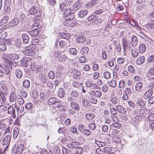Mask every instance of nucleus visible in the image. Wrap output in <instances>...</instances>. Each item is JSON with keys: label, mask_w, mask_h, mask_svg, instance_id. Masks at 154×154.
<instances>
[{"label": "nucleus", "mask_w": 154, "mask_h": 154, "mask_svg": "<svg viewBox=\"0 0 154 154\" xmlns=\"http://www.w3.org/2000/svg\"><path fill=\"white\" fill-rule=\"evenodd\" d=\"M84 34L82 33L81 35H79L76 39L77 43H81L84 45L90 44L91 43V41L89 39H86L84 37Z\"/></svg>", "instance_id": "1"}, {"label": "nucleus", "mask_w": 154, "mask_h": 154, "mask_svg": "<svg viewBox=\"0 0 154 154\" xmlns=\"http://www.w3.org/2000/svg\"><path fill=\"white\" fill-rule=\"evenodd\" d=\"M70 10L66 9L64 11V18L66 20L65 22H67L72 21L74 17V14L73 12H71Z\"/></svg>", "instance_id": "2"}, {"label": "nucleus", "mask_w": 154, "mask_h": 154, "mask_svg": "<svg viewBox=\"0 0 154 154\" xmlns=\"http://www.w3.org/2000/svg\"><path fill=\"white\" fill-rule=\"evenodd\" d=\"M10 135L7 134L2 141V144L3 146V152H5L8 149L9 144L10 142Z\"/></svg>", "instance_id": "3"}, {"label": "nucleus", "mask_w": 154, "mask_h": 154, "mask_svg": "<svg viewBox=\"0 0 154 154\" xmlns=\"http://www.w3.org/2000/svg\"><path fill=\"white\" fill-rule=\"evenodd\" d=\"M32 58L28 57H23L20 61L21 64L25 67H27L29 63L32 60Z\"/></svg>", "instance_id": "4"}, {"label": "nucleus", "mask_w": 154, "mask_h": 154, "mask_svg": "<svg viewBox=\"0 0 154 154\" xmlns=\"http://www.w3.org/2000/svg\"><path fill=\"white\" fill-rule=\"evenodd\" d=\"M30 69H32V70L35 71L37 73H41L43 70V68L42 66H34L32 65V63H33L32 62L31 63Z\"/></svg>", "instance_id": "5"}, {"label": "nucleus", "mask_w": 154, "mask_h": 154, "mask_svg": "<svg viewBox=\"0 0 154 154\" xmlns=\"http://www.w3.org/2000/svg\"><path fill=\"white\" fill-rule=\"evenodd\" d=\"M20 20L18 18H14L7 23L8 27L17 26L19 23Z\"/></svg>", "instance_id": "6"}, {"label": "nucleus", "mask_w": 154, "mask_h": 154, "mask_svg": "<svg viewBox=\"0 0 154 154\" xmlns=\"http://www.w3.org/2000/svg\"><path fill=\"white\" fill-rule=\"evenodd\" d=\"M147 28L154 29V20H149L148 23L144 26L143 29L146 31H148Z\"/></svg>", "instance_id": "7"}, {"label": "nucleus", "mask_w": 154, "mask_h": 154, "mask_svg": "<svg viewBox=\"0 0 154 154\" xmlns=\"http://www.w3.org/2000/svg\"><path fill=\"white\" fill-rule=\"evenodd\" d=\"M22 145H20L19 146L15 145L14 146L12 150L13 152H15L14 154H21L23 152V149L21 148Z\"/></svg>", "instance_id": "8"}, {"label": "nucleus", "mask_w": 154, "mask_h": 154, "mask_svg": "<svg viewBox=\"0 0 154 154\" xmlns=\"http://www.w3.org/2000/svg\"><path fill=\"white\" fill-rule=\"evenodd\" d=\"M8 113L9 114H11L12 117L14 119L16 117L15 109L14 108L13 106L11 105L9 106L8 109Z\"/></svg>", "instance_id": "9"}, {"label": "nucleus", "mask_w": 154, "mask_h": 154, "mask_svg": "<svg viewBox=\"0 0 154 154\" xmlns=\"http://www.w3.org/2000/svg\"><path fill=\"white\" fill-rule=\"evenodd\" d=\"M70 42L68 40H63L60 41L59 42L60 46L62 48H65L69 45Z\"/></svg>", "instance_id": "10"}, {"label": "nucleus", "mask_w": 154, "mask_h": 154, "mask_svg": "<svg viewBox=\"0 0 154 154\" xmlns=\"http://www.w3.org/2000/svg\"><path fill=\"white\" fill-rule=\"evenodd\" d=\"M146 103V102L140 99L137 100L136 101L137 106L140 108L144 107Z\"/></svg>", "instance_id": "11"}, {"label": "nucleus", "mask_w": 154, "mask_h": 154, "mask_svg": "<svg viewBox=\"0 0 154 154\" xmlns=\"http://www.w3.org/2000/svg\"><path fill=\"white\" fill-rule=\"evenodd\" d=\"M11 0H6L5 2L4 8L5 9V12H8L10 10V7L11 4Z\"/></svg>", "instance_id": "12"}, {"label": "nucleus", "mask_w": 154, "mask_h": 154, "mask_svg": "<svg viewBox=\"0 0 154 154\" xmlns=\"http://www.w3.org/2000/svg\"><path fill=\"white\" fill-rule=\"evenodd\" d=\"M9 101L10 102L14 103L16 102V97L15 92L12 91L9 97Z\"/></svg>", "instance_id": "13"}, {"label": "nucleus", "mask_w": 154, "mask_h": 154, "mask_svg": "<svg viewBox=\"0 0 154 154\" xmlns=\"http://www.w3.org/2000/svg\"><path fill=\"white\" fill-rule=\"evenodd\" d=\"M116 110L120 113L125 114L126 113V109L121 105H117L116 107Z\"/></svg>", "instance_id": "14"}, {"label": "nucleus", "mask_w": 154, "mask_h": 154, "mask_svg": "<svg viewBox=\"0 0 154 154\" xmlns=\"http://www.w3.org/2000/svg\"><path fill=\"white\" fill-rule=\"evenodd\" d=\"M153 91L152 90L149 89L146 91L143 95V97L146 99L150 97L152 95Z\"/></svg>", "instance_id": "15"}, {"label": "nucleus", "mask_w": 154, "mask_h": 154, "mask_svg": "<svg viewBox=\"0 0 154 154\" xmlns=\"http://www.w3.org/2000/svg\"><path fill=\"white\" fill-rule=\"evenodd\" d=\"M58 35L63 38L65 39V40H69L70 38V35L69 34L65 33H59L58 34Z\"/></svg>", "instance_id": "16"}, {"label": "nucleus", "mask_w": 154, "mask_h": 154, "mask_svg": "<svg viewBox=\"0 0 154 154\" xmlns=\"http://www.w3.org/2000/svg\"><path fill=\"white\" fill-rule=\"evenodd\" d=\"M38 8L35 7L34 6H32L31 8L29 10V12L31 14L33 15L35 14V16H38V14H37L38 12L37 11Z\"/></svg>", "instance_id": "17"}, {"label": "nucleus", "mask_w": 154, "mask_h": 154, "mask_svg": "<svg viewBox=\"0 0 154 154\" xmlns=\"http://www.w3.org/2000/svg\"><path fill=\"white\" fill-rule=\"evenodd\" d=\"M23 42L24 44H27L29 41V37L28 35L26 33H23L22 35Z\"/></svg>", "instance_id": "18"}, {"label": "nucleus", "mask_w": 154, "mask_h": 154, "mask_svg": "<svg viewBox=\"0 0 154 154\" xmlns=\"http://www.w3.org/2000/svg\"><path fill=\"white\" fill-rule=\"evenodd\" d=\"M137 37L134 35H132L131 38V44L132 46L134 47H136L137 43Z\"/></svg>", "instance_id": "19"}, {"label": "nucleus", "mask_w": 154, "mask_h": 154, "mask_svg": "<svg viewBox=\"0 0 154 154\" xmlns=\"http://www.w3.org/2000/svg\"><path fill=\"white\" fill-rule=\"evenodd\" d=\"M122 45L123 46V48L124 50V51L125 52L128 48V42L125 39L123 38L122 39Z\"/></svg>", "instance_id": "20"}, {"label": "nucleus", "mask_w": 154, "mask_h": 154, "mask_svg": "<svg viewBox=\"0 0 154 154\" xmlns=\"http://www.w3.org/2000/svg\"><path fill=\"white\" fill-rule=\"evenodd\" d=\"M8 17L5 16L3 17L0 21V26H2L5 25L8 22Z\"/></svg>", "instance_id": "21"}, {"label": "nucleus", "mask_w": 154, "mask_h": 154, "mask_svg": "<svg viewBox=\"0 0 154 154\" xmlns=\"http://www.w3.org/2000/svg\"><path fill=\"white\" fill-rule=\"evenodd\" d=\"M145 60V58L144 56H142L138 58L136 61L137 64L140 65L143 63Z\"/></svg>", "instance_id": "22"}, {"label": "nucleus", "mask_w": 154, "mask_h": 154, "mask_svg": "<svg viewBox=\"0 0 154 154\" xmlns=\"http://www.w3.org/2000/svg\"><path fill=\"white\" fill-rule=\"evenodd\" d=\"M41 31L40 29H39L35 28L33 30L30 31L29 33L32 36H35L38 34Z\"/></svg>", "instance_id": "23"}, {"label": "nucleus", "mask_w": 154, "mask_h": 154, "mask_svg": "<svg viewBox=\"0 0 154 154\" xmlns=\"http://www.w3.org/2000/svg\"><path fill=\"white\" fill-rule=\"evenodd\" d=\"M88 13L87 10H82L80 11L79 13V16L80 18H83Z\"/></svg>", "instance_id": "24"}, {"label": "nucleus", "mask_w": 154, "mask_h": 154, "mask_svg": "<svg viewBox=\"0 0 154 154\" xmlns=\"http://www.w3.org/2000/svg\"><path fill=\"white\" fill-rule=\"evenodd\" d=\"M8 57L13 60H17L19 58V56L17 54H10L8 55Z\"/></svg>", "instance_id": "25"}, {"label": "nucleus", "mask_w": 154, "mask_h": 154, "mask_svg": "<svg viewBox=\"0 0 154 154\" xmlns=\"http://www.w3.org/2000/svg\"><path fill=\"white\" fill-rule=\"evenodd\" d=\"M71 143H69L67 144V147L69 149H72L76 148L77 146L78 143L77 142H73L72 140Z\"/></svg>", "instance_id": "26"}, {"label": "nucleus", "mask_w": 154, "mask_h": 154, "mask_svg": "<svg viewBox=\"0 0 154 154\" xmlns=\"http://www.w3.org/2000/svg\"><path fill=\"white\" fill-rule=\"evenodd\" d=\"M65 93L64 89L62 88H60L58 91V95L59 97L60 98H62L63 97L65 94Z\"/></svg>", "instance_id": "27"}, {"label": "nucleus", "mask_w": 154, "mask_h": 154, "mask_svg": "<svg viewBox=\"0 0 154 154\" xmlns=\"http://www.w3.org/2000/svg\"><path fill=\"white\" fill-rule=\"evenodd\" d=\"M143 86V84L141 82H138L135 85V90L137 91H140L142 89Z\"/></svg>", "instance_id": "28"}, {"label": "nucleus", "mask_w": 154, "mask_h": 154, "mask_svg": "<svg viewBox=\"0 0 154 154\" xmlns=\"http://www.w3.org/2000/svg\"><path fill=\"white\" fill-rule=\"evenodd\" d=\"M71 107L77 111H79L80 109L78 106V104L74 102H72L70 103Z\"/></svg>", "instance_id": "29"}, {"label": "nucleus", "mask_w": 154, "mask_h": 154, "mask_svg": "<svg viewBox=\"0 0 154 154\" xmlns=\"http://www.w3.org/2000/svg\"><path fill=\"white\" fill-rule=\"evenodd\" d=\"M89 51L88 48L86 47H83L80 50V53L82 55H86Z\"/></svg>", "instance_id": "30"}, {"label": "nucleus", "mask_w": 154, "mask_h": 154, "mask_svg": "<svg viewBox=\"0 0 154 154\" xmlns=\"http://www.w3.org/2000/svg\"><path fill=\"white\" fill-rule=\"evenodd\" d=\"M146 50V47L145 44H141L139 47V51L141 53H143L145 52Z\"/></svg>", "instance_id": "31"}, {"label": "nucleus", "mask_w": 154, "mask_h": 154, "mask_svg": "<svg viewBox=\"0 0 154 154\" xmlns=\"http://www.w3.org/2000/svg\"><path fill=\"white\" fill-rule=\"evenodd\" d=\"M77 24V23L76 21L74 20L72 21L71 22L70 21L69 22H64L63 23L64 25L67 26H74L76 25Z\"/></svg>", "instance_id": "32"}, {"label": "nucleus", "mask_w": 154, "mask_h": 154, "mask_svg": "<svg viewBox=\"0 0 154 154\" xmlns=\"http://www.w3.org/2000/svg\"><path fill=\"white\" fill-rule=\"evenodd\" d=\"M94 115L93 113H87L85 115V118L89 121L94 119Z\"/></svg>", "instance_id": "33"}, {"label": "nucleus", "mask_w": 154, "mask_h": 154, "mask_svg": "<svg viewBox=\"0 0 154 154\" xmlns=\"http://www.w3.org/2000/svg\"><path fill=\"white\" fill-rule=\"evenodd\" d=\"M72 85L74 88L78 89L79 90L81 89L82 88L81 84H79L78 82L75 81L73 82Z\"/></svg>", "instance_id": "34"}, {"label": "nucleus", "mask_w": 154, "mask_h": 154, "mask_svg": "<svg viewBox=\"0 0 154 154\" xmlns=\"http://www.w3.org/2000/svg\"><path fill=\"white\" fill-rule=\"evenodd\" d=\"M87 87L91 89H99L100 88L97 86L96 84L94 83H88L87 85Z\"/></svg>", "instance_id": "35"}, {"label": "nucleus", "mask_w": 154, "mask_h": 154, "mask_svg": "<svg viewBox=\"0 0 154 154\" xmlns=\"http://www.w3.org/2000/svg\"><path fill=\"white\" fill-rule=\"evenodd\" d=\"M62 105V102L58 100L57 99L54 103L53 104V106L55 108H58L60 107Z\"/></svg>", "instance_id": "36"}, {"label": "nucleus", "mask_w": 154, "mask_h": 154, "mask_svg": "<svg viewBox=\"0 0 154 154\" xmlns=\"http://www.w3.org/2000/svg\"><path fill=\"white\" fill-rule=\"evenodd\" d=\"M79 5H77L76 4H73L72 6L70 8V11H73V12L76 11L80 7Z\"/></svg>", "instance_id": "37"}, {"label": "nucleus", "mask_w": 154, "mask_h": 154, "mask_svg": "<svg viewBox=\"0 0 154 154\" xmlns=\"http://www.w3.org/2000/svg\"><path fill=\"white\" fill-rule=\"evenodd\" d=\"M131 54L133 57H136L139 54V52L136 49H133L131 52Z\"/></svg>", "instance_id": "38"}, {"label": "nucleus", "mask_w": 154, "mask_h": 154, "mask_svg": "<svg viewBox=\"0 0 154 154\" xmlns=\"http://www.w3.org/2000/svg\"><path fill=\"white\" fill-rule=\"evenodd\" d=\"M15 74L18 78L20 79L22 76L23 73L20 69H17L15 70Z\"/></svg>", "instance_id": "39"}, {"label": "nucleus", "mask_w": 154, "mask_h": 154, "mask_svg": "<svg viewBox=\"0 0 154 154\" xmlns=\"http://www.w3.org/2000/svg\"><path fill=\"white\" fill-rule=\"evenodd\" d=\"M30 82L27 79L25 80L23 82V87L28 88L29 87Z\"/></svg>", "instance_id": "40"}, {"label": "nucleus", "mask_w": 154, "mask_h": 154, "mask_svg": "<svg viewBox=\"0 0 154 154\" xmlns=\"http://www.w3.org/2000/svg\"><path fill=\"white\" fill-rule=\"evenodd\" d=\"M88 128L91 130H94L96 128V125L95 123L91 122L89 123L88 125Z\"/></svg>", "instance_id": "41"}, {"label": "nucleus", "mask_w": 154, "mask_h": 154, "mask_svg": "<svg viewBox=\"0 0 154 154\" xmlns=\"http://www.w3.org/2000/svg\"><path fill=\"white\" fill-rule=\"evenodd\" d=\"M19 132V130L17 128H15L13 131V138L16 139L17 137Z\"/></svg>", "instance_id": "42"}, {"label": "nucleus", "mask_w": 154, "mask_h": 154, "mask_svg": "<svg viewBox=\"0 0 154 154\" xmlns=\"http://www.w3.org/2000/svg\"><path fill=\"white\" fill-rule=\"evenodd\" d=\"M57 99L56 97H51L48 100V103L49 105L53 104Z\"/></svg>", "instance_id": "43"}, {"label": "nucleus", "mask_w": 154, "mask_h": 154, "mask_svg": "<svg viewBox=\"0 0 154 154\" xmlns=\"http://www.w3.org/2000/svg\"><path fill=\"white\" fill-rule=\"evenodd\" d=\"M7 36V32L5 31H2L0 32V39L4 40Z\"/></svg>", "instance_id": "44"}, {"label": "nucleus", "mask_w": 154, "mask_h": 154, "mask_svg": "<svg viewBox=\"0 0 154 154\" xmlns=\"http://www.w3.org/2000/svg\"><path fill=\"white\" fill-rule=\"evenodd\" d=\"M95 143L100 147L104 146L106 144L105 143L102 142L99 140H95Z\"/></svg>", "instance_id": "45"}, {"label": "nucleus", "mask_w": 154, "mask_h": 154, "mask_svg": "<svg viewBox=\"0 0 154 154\" xmlns=\"http://www.w3.org/2000/svg\"><path fill=\"white\" fill-rule=\"evenodd\" d=\"M149 72L150 75L149 76V79H154V77H152L151 76L152 75H154V65L153 68L150 69Z\"/></svg>", "instance_id": "46"}, {"label": "nucleus", "mask_w": 154, "mask_h": 154, "mask_svg": "<svg viewBox=\"0 0 154 154\" xmlns=\"http://www.w3.org/2000/svg\"><path fill=\"white\" fill-rule=\"evenodd\" d=\"M108 85L111 87L115 88L116 85V83L115 80H112L109 81L108 82Z\"/></svg>", "instance_id": "47"}, {"label": "nucleus", "mask_w": 154, "mask_h": 154, "mask_svg": "<svg viewBox=\"0 0 154 154\" xmlns=\"http://www.w3.org/2000/svg\"><path fill=\"white\" fill-rule=\"evenodd\" d=\"M70 94V96L72 97L77 98L78 97L79 93L77 91H74L71 92Z\"/></svg>", "instance_id": "48"}, {"label": "nucleus", "mask_w": 154, "mask_h": 154, "mask_svg": "<svg viewBox=\"0 0 154 154\" xmlns=\"http://www.w3.org/2000/svg\"><path fill=\"white\" fill-rule=\"evenodd\" d=\"M25 54H26L28 56H34L35 55V53L34 52L32 51H32H26L25 52Z\"/></svg>", "instance_id": "49"}, {"label": "nucleus", "mask_w": 154, "mask_h": 154, "mask_svg": "<svg viewBox=\"0 0 154 154\" xmlns=\"http://www.w3.org/2000/svg\"><path fill=\"white\" fill-rule=\"evenodd\" d=\"M6 50L5 45L4 43H0V52L5 51Z\"/></svg>", "instance_id": "50"}, {"label": "nucleus", "mask_w": 154, "mask_h": 154, "mask_svg": "<svg viewBox=\"0 0 154 154\" xmlns=\"http://www.w3.org/2000/svg\"><path fill=\"white\" fill-rule=\"evenodd\" d=\"M39 40L36 38H33L31 40V43L32 45H35L38 44L39 42Z\"/></svg>", "instance_id": "51"}, {"label": "nucleus", "mask_w": 154, "mask_h": 154, "mask_svg": "<svg viewBox=\"0 0 154 154\" xmlns=\"http://www.w3.org/2000/svg\"><path fill=\"white\" fill-rule=\"evenodd\" d=\"M125 82L124 80H121L119 83V85L120 88H123L125 87Z\"/></svg>", "instance_id": "52"}, {"label": "nucleus", "mask_w": 154, "mask_h": 154, "mask_svg": "<svg viewBox=\"0 0 154 154\" xmlns=\"http://www.w3.org/2000/svg\"><path fill=\"white\" fill-rule=\"evenodd\" d=\"M69 51V53L73 55H75L77 53L76 50L75 48H70Z\"/></svg>", "instance_id": "53"}, {"label": "nucleus", "mask_w": 154, "mask_h": 154, "mask_svg": "<svg viewBox=\"0 0 154 154\" xmlns=\"http://www.w3.org/2000/svg\"><path fill=\"white\" fill-rule=\"evenodd\" d=\"M104 77L106 79H108L110 77L111 74L108 71H105L103 73Z\"/></svg>", "instance_id": "54"}, {"label": "nucleus", "mask_w": 154, "mask_h": 154, "mask_svg": "<svg viewBox=\"0 0 154 154\" xmlns=\"http://www.w3.org/2000/svg\"><path fill=\"white\" fill-rule=\"evenodd\" d=\"M5 95H6V93H4L2 91H0V98L3 100H4V101L6 100Z\"/></svg>", "instance_id": "55"}, {"label": "nucleus", "mask_w": 154, "mask_h": 154, "mask_svg": "<svg viewBox=\"0 0 154 154\" xmlns=\"http://www.w3.org/2000/svg\"><path fill=\"white\" fill-rule=\"evenodd\" d=\"M111 101L112 103L114 104H117L119 102V99L116 97H114L111 98Z\"/></svg>", "instance_id": "56"}, {"label": "nucleus", "mask_w": 154, "mask_h": 154, "mask_svg": "<svg viewBox=\"0 0 154 154\" xmlns=\"http://www.w3.org/2000/svg\"><path fill=\"white\" fill-rule=\"evenodd\" d=\"M110 112L111 114L113 115H116L117 113L116 109L113 107L110 108Z\"/></svg>", "instance_id": "57"}, {"label": "nucleus", "mask_w": 154, "mask_h": 154, "mask_svg": "<svg viewBox=\"0 0 154 154\" xmlns=\"http://www.w3.org/2000/svg\"><path fill=\"white\" fill-rule=\"evenodd\" d=\"M40 101H44L47 99V96L44 93H41L40 94Z\"/></svg>", "instance_id": "58"}, {"label": "nucleus", "mask_w": 154, "mask_h": 154, "mask_svg": "<svg viewBox=\"0 0 154 154\" xmlns=\"http://www.w3.org/2000/svg\"><path fill=\"white\" fill-rule=\"evenodd\" d=\"M54 154H60V149L59 147H55L54 150Z\"/></svg>", "instance_id": "59"}, {"label": "nucleus", "mask_w": 154, "mask_h": 154, "mask_svg": "<svg viewBox=\"0 0 154 154\" xmlns=\"http://www.w3.org/2000/svg\"><path fill=\"white\" fill-rule=\"evenodd\" d=\"M96 16L91 15L89 16L87 18V20L88 21L93 20L94 22L95 19H96Z\"/></svg>", "instance_id": "60"}, {"label": "nucleus", "mask_w": 154, "mask_h": 154, "mask_svg": "<svg viewBox=\"0 0 154 154\" xmlns=\"http://www.w3.org/2000/svg\"><path fill=\"white\" fill-rule=\"evenodd\" d=\"M35 48V46L32 45H29L25 47V49L26 50V51H27L33 50Z\"/></svg>", "instance_id": "61"}, {"label": "nucleus", "mask_w": 154, "mask_h": 154, "mask_svg": "<svg viewBox=\"0 0 154 154\" xmlns=\"http://www.w3.org/2000/svg\"><path fill=\"white\" fill-rule=\"evenodd\" d=\"M66 57L64 55H60L59 57V60L60 62H64L66 59Z\"/></svg>", "instance_id": "62"}, {"label": "nucleus", "mask_w": 154, "mask_h": 154, "mask_svg": "<svg viewBox=\"0 0 154 154\" xmlns=\"http://www.w3.org/2000/svg\"><path fill=\"white\" fill-rule=\"evenodd\" d=\"M42 82L43 83H45L47 82L48 80V77L47 76L45 75H43L42 77Z\"/></svg>", "instance_id": "63"}, {"label": "nucleus", "mask_w": 154, "mask_h": 154, "mask_svg": "<svg viewBox=\"0 0 154 154\" xmlns=\"http://www.w3.org/2000/svg\"><path fill=\"white\" fill-rule=\"evenodd\" d=\"M90 100H91V102L94 104H96L97 102V99L94 97H91Z\"/></svg>", "instance_id": "64"}]
</instances>
